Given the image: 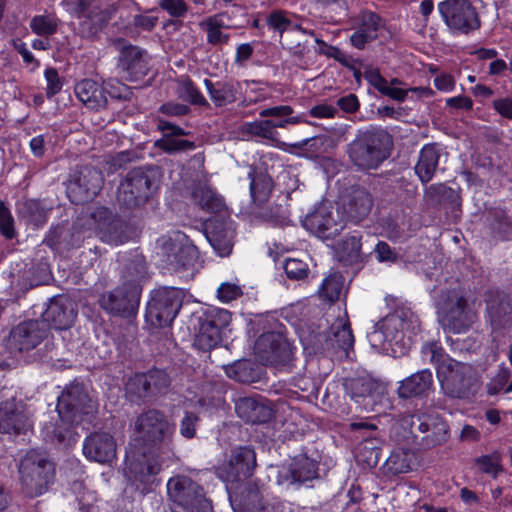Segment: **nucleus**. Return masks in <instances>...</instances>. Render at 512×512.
I'll return each instance as SVG.
<instances>
[{"label": "nucleus", "instance_id": "obj_1", "mask_svg": "<svg viewBox=\"0 0 512 512\" xmlns=\"http://www.w3.org/2000/svg\"><path fill=\"white\" fill-rule=\"evenodd\" d=\"M175 423L163 411L148 409L133 423L136 445L157 455L169 454L174 449Z\"/></svg>", "mask_w": 512, "mask_h": 512}, {"label": "nucleus", "instance_id": "obj_2", "mask_svg": "<svg viewBox=\"0 0 512 512\" xmlns=\"http://www.w3.org/2000/svg\"><path fill=\"white\" fill-rule=\"evenodd\" d=\"M392 143L387 131L372 128L359 132L347 146V153L358 169H377L390 156Z\"/></svg>", "mask_w": 512, "mask_h": 512}, {"label": "nucleus", "instance_id": "obj_3", "mask_svg": "<svg viewBox=\"0 0 512 512\" xmlns=\"http://www.w3.org/2000/svg\"><path fill=\"white\" fill-rule=\"evenodd\" d=\"M436 310L439 324L454 334L468 331L477 321L473 301L459 288L442 292L436 302Z\"/></svg>", "mask_w": 512, "mask_h": 512}, {"label": "nucleus", "instance_id": "obj_4", "mask_svg": "<svg viewBox=\"0 0 512 512\" xmlns=\"http://www.w3.org/2000/svg\"><path fill=\"white\" fill-rule=\"evenodd\" d=\"M19 474L25 493L37 497L53 482L55 467L44 453L33 449L20 460Z\"/></svg>", "mask_w": 512, "mask_h": 512}, {"label": "nucleus", "instance_id": "obj_5", "mask_svg": "<svg viewBox=\"0 0 512 512\" xmlns=\"http://www.w3.org/2000/svg\"><path fill=\"white\" fill-rule=\"evenodd\" d=\"M157 189L155 178L141 168L129 171L120 181L117 202L120 207L133 210L144 206Z\"/></svg>", "mask_w": 512, "mask_h": 512}, {"label": "nucleus", "instance_id": "obj_6", "mask_svg": "<svg viewBox=\"0 0 512 512\" xmlns=\"http://www.w3.org/2000/svg\"><path fill=\"white\" fill-rule=\"evenodd\" d=\"M384 331L389 347L400 345L404 353L409 349L412 338L420 331V321L417 315L409 308H398L378 322Z\"/></svg>", "mask_w": 512, "mask_h": 512}, {"label": "nucleus", "instance_id": "obj_7", "mask_svg": "<svg viewBox=\"0 0 512 512\" xmlns=\"http://www.w3.org/2000/svg\"><path fill=\"white\" fill-rule=\"evenodd\" d=\"M167 493L169 499L186 512H208L212 508L203 487L187 476L169 479Z\"/></svg>", "mask_w": 512, "mask_h": 512}, {"label": "nucleus", "instance_id": "obj_8", "mask_svg": "<svg viewBox=\"0 0 512 512\" xmlns=\"http://www.w3.org/2000/svg\"><path fill=\"white\" fill-rule=\"evenodd\" d=\"M163 261L173 271L188 270L198 260V249L181 231L163 236L158 240Z\"/></svg>", "mask_w": 512, "mask_h": 512}, {"label": "nucleus", "instance_id": "obj_9", "mask_svg": "<svg viewBox=\"0 0 512 512\" xmlns=\"http://www.w3.org/2000/svg\"><path fill=\"white\" fill-rule=\"evenodd\" d=\"M436 376L444 393L452 398L467 397L475 381L472 366L453 358L438 368Z\"/></svg>", "mask_w": 512, "mask_h": 512}, {"label": "nucleus", "instance_id": "obj_10", "mask_svg": "<svg viewBox=\"0 0 512 512\" xmlns=\"http://www.w3.org/2000/svg\"><path fill=\"white\" fill-rule=\"evenodd\" d=\"M231 314L228 310L210 307L198 318V330L194 345L203 351L215 348L222 341V332L229 325Z\"/></svg>", "mask_w": 512, "mask_h": 512}, {"label": "nucleus", "instance_id": "obj_11", "mask_svg": "<svg viewBox=\"0 0 512 512\" xmlns=\"http://www.w3.org/2000/svg\"><path fill=\"white\" fill-rule=\"evenodd\" d=\"M182 302L183 292L180 289H159L148 303L146 318L155 327L169 326L181 309Z\"/></svg>", "mask_w": 512, "mask_h": 512}, {"label": "nucleus", "instance_id": "obj_12", "mask_svg": "<svg viewBox=\"0 0 512 512\" xmlns=\"http://www.w3.org/2000/svg\"><path fill=\"white\" fill-rule=\"evenodd\" d=\"M438 10L448 28L456 33L468 34L480 27L476 8L468 0H445Z\"/></svg>", "mask_w": 512, "mask_h": 512}, {"label": "nucleus", "instance_id": "obj_13", "mask_svg": "<svg viewBox=\"0 0 512 512\" xmlns=\"http://www.w3.org/2000/svg\"><path fill=\"white\" fill-rule=\"evenodd\" d=\"M405 422L410 425L411 433L424 434L421 444L432 448L445 443L449 439V427L437 413H418L410 415Z\"/></svg>", "mask_w": 512, "mask_h": 512}, {"label": "nucleus", "instance_id": "obj_14", "mask_svg": "<svg viewBox=\"0 0 512 512\" xmlns=\"http://www.w3.org/2000/svg\"><path fill=\"white\" fill-rule=\"evenodd\" d=\"M56 410L64 421L79 422L83 414L93 411V405L83 385L73 383L58 397Z\"/></svg>", "mask_w": 512, "mask_h": 512}, {"label": "nucleus", "instance_id": "obj_15", "mask_svg": "<svg viewBox=\"0 0 512 512\" xmlns=\"http://www.w3.org/2000/svg\"><path fill=\"white\" fill-rule=\"evenodd\" d=\"M255 354L264 365H284L291 360L293 347L282 334L268 332L258 337Z\"/></svg>", "mask_w": 512, "mask_h": 512}, {"label": "nucleus", "instance_id": "obj_16", "mask_svg": "<svg viewBox=\"0 0 512 512\" xmlns=\"http://www.w3.org/2000/svg\"><path fill=\"white\" fill-rule=\"evenodd\" d=\"M102 173L94 167L80 168L67 186L68 195L72 202L79 204L96 197L103 186Z\"/></svg>", "mask_w": 512, "mask_h": 512}, {"label": "nucleus", "instance_id": "obj_17", "mask_svg": "<svg viewBox=\"0 0 512 512\" xmlns=\"http://www.w3.org/2000/svg\"><path fill=\"white\" fill-rule=\"evenodd\" d=\"M140 295L141 289L136 288V286L126 288L121 285L113 291L103 294L99 303L104 310L112 315L130 317L137 312Z\"/></svg>", "mask_w": 512, "mask_h": 512}, {"label": "nucleus", "instance_id": "obj_18", "mask_svg": "<svg viewBox=\"0 0 512 512\" xmlns=\"http://www.w3.org/2000/svg\"><path fill=\"white\" fill-rule=\"evenodd\" d=\"M305 226L320 238H334L345 224L338 210L331 205L322 204L305 219Z\"/></svg>", "mask_w": 512, "mask_h": 512}, {"label": "nucleus", "instance_id": "obj_19", "mask_svg": "<svg viewBox=\"0 0 512 512\" xmlns=\"http://www.w3.org/2000/svg\"><path fill=\"white\" fill-rule=\"evenodd\" d=\"M256 466V454L249 447L235 449L227 464L217 469V474L224 482H235L250 477Z\"/></svg>", "mask_w": 512, "mask_h": 512}, {"label": "nucleus", "instance_id": "obj_20", "mask_svg": "<svg viewBox=\"0 0 512 512\" xmlns=\"http://www.w3.org/2000/svg\"><path fill=\"white\" fill-rule=\"evenodd\" d=\"M77 316V305L67 296L52 298L42 314V319L47 326L64 330L72 326Z\"/></svg>", "mask_w": 512, "mask_h": 512}, {"label": "nucleus", "instance_id": "obj_21", "mask_svg": "<svg viewBox=\"0 0 512 512\" xmlns=\"http://www.w3.org/2000/svg\"><path fill=\"white\" fill-rule=\"evenodd\" d=\"M118 67L127 80L138 81L149 71V56L138 46L124 44L120 48Z\"/></svg>", "mask_w": 512, "mask_h": 512}, {"label": "nucleus", "instance_id": "obj_22", "mask_svg": "<svg viewBox=\"0 0 512 512\" xmlns=\"http://www.w3.org/2000/svg\"><path fill=\"white\" fill-rule=\"evenodd\" d=\"M49 328L41 320L24 321L11 331V342L19 351H29L47 338Z\"/></svg>", "mask_w": 512, "mask_h": 512}, {"label": "nucleus", "instance_id": "obj_23", "mask_svg": "<svg viewBox=\"0 0 512 512\" xmlns=\"http://www.w3.org/2000/svg\"><path fill=\"white\" fill-rule=\"evenodd\" d=\"M32 427L29 415L22 404L14 399L0 403V432L25 433Z\"/></svg>", "mask_w": 512, "mask_h": 512}, {"label": "nucleus", "instance_id": "obj_24", "mask_svg": "<svg viewBox=\"0 0 512 512\" xmlns=\"http://www.w3.org/2000/svg\"><path fill=\"white\" fill-rule=\"evenodd\" d=\"M204 234L220 256H228L231 253L235 230L230 220L210 219L205 224Z\"/></svg>", "mask_w": 512, "mask_h": 512}, {"label": "nucleus", "instance_id": "obj_25", "mask_svg": "<svg viewBox=\"0 0 512 512\" xmlns=\"http://www.w3.org/2000/svg\"><path fill=\"white\" fill-rule=\"evenodd\" d=\"M87 459L98 463H109L116 457V442L107 432L91 433L83 443Z\"/></svg>", "mask_w": 512, "mask_h": 512}, {"label": "nucleus", "instance_id": "obj_26", "mask_svg": "<svg viewBox=\"0 0 512 512\" xmlns=\"http://www.w3.org/2000/svg\"><path fill=\"white\" fill-rule=\"evenodd\" d=\"M203 83L211 102L216 108L233 104L238 101L242 95V83L232 78H226L216 82L206 78Z\"/></svg>", "mask_w": 512, "mask_h": 512}, {"label": "nucleus", "instance_id": "obj_27", "mask_svg": "<svg viewBox=\"0 0 512 512\" xmlns=\"http://www.w3.org/2000/svg\"><path fill=\"white\" fill-rule=\"evenodd\" d=\"M372 207V195L363 187H352L343 202L342 213L347 220L357 224L369 215Z\"/></svg>", "mask_w": 512, "mask_h": 512}, {"label": "nucleus", "instance_id": "obj_28", "mask_svg": "<svg viewBox=\"0 0 512 512\" xmlns=\"http://www.w3.org/2000/svg\"><path fill=\"white\" fill-rule=\"evenodd\" d=\"M317 477V464L314 460L299 456L292 460L288 467L279 471V484L304 483Z\"/></svg>", "mask_w": 512, "mask_h": 512}, {"label": "nucleus", "instance_id": "obj_29", "mask_svg": "<svg viewBox=\"0 0 512 512\" xmlns=\"http://www.w3.org/2000/svg\"><path fill=\"white\" fill-rule=\"evenodd\" d=\"M170 384L168 375L162 370H151L147 374H138L128 382V389H135L139 397L160 393Z\"/></svg>", "mask_w": 512, "mask_h": 512}, {"label": "nucleus", "instance_id": "obj_30", "mask_svg": "<svg viewBox=\"0 0 512 512\" xmlns=\"http://www.w3.org/2000/svg\"><path fill=\"white\" fill-rule=\"evenodd\" d=\"M93 216L100 218L98 230L104 242L119 245L128 240L127 225L121 219L112 217L107 211H98Z\"/></svg>", "mask_w": 512, "mask_h": 512}, {"label": "nucleus", "instance_id": "obj_31", "mask_svg": "<svg viewBox=\"0 0 512 512\" xmlns=\"http://www.w3.org/2000/svg\"><path fill=\"white\" fill-rule=\"evenodd\" d=\"M229 498L235 512L265 511L260 488L255 483H247L239 493L230 495Z\"/></svg>", "mask_w": 512, "mask_h": 512}, {"label": "nucleus", "instance_id": "obj_32", "mask_svg": "<svg viewBox=\"0 0 512 512\" xmlns=\"http://www.w3.org/2000/svg\"><path fill=\"white\" fill-rule=\"evenodd\" d=\"M433 385V376L429 369L418 371L399 382L397 394L402 399L425 395Z\"/></svg>", "mask_w": 512, "mask_h": 512}, {"label": "nucleus", "instance_id": "obj_33", "mask_svg": "<svg viewBox=\"0 0 512 512\" xmlns=\"http://www.w3.org/2000/svg\"><path fill=\"white\" fill-rule=\"evenodd\" d=\"M363 76L371 86H373L385 96H388L399 102L404 101L407 97L408 90L397 87V85L402 83L399 79L393 78L390 82H388L380 74V71L377 68H373L371 66L366 67L364 69Z\"/></svg>", "mask_w": 512, "mask_h": 512}, {"label": "nucleus", "instance_id": "obj_34", "mask_svg": "<svg viewBox=\"0 0 512 512\" xmlns=\"http://www.w3.org/2000/svg\"><path fill=\"white\" fill-rule=\"evenodd\" d=\"M77 98L89 109L100 110L107 104L106 92L92 79H84L76 84Z\"/></svg>", "mask_w": 512, "mask_h": 512}, {"label": "nucleus", "instance_id": "obj_35", "mask_svg": "<svg viewBox=\"0 0 512 512\" xmlns=\"http://www.w3.org/2000/svg\"><path fill=\"white\" fill-rule=\"evenodd\" d=\"M240 418L250 423H265L272 418V410L261 401L252 398H240L235 405Z\"/></svg>", "mask_w": 512, "mask_h": 512}, {"label": "nucleus", "instance_id": "obj_36", "mask_svg": "<svg viewBox=\"0 0 512 512\" xmlns=\"http://www.w3.org/2000/svg\"><path fill=\"white\" fill-rule=\"evenodd\" d=\"M346 394L356 402L373 395L379 388V383L368 374H357L343 380Z\"/></svg>", "mask_w": 512, "mask_h": 512}, {"label": "nucleus", "instance_id": "obj_37", "mask_svg": "<svg viewBox=\"0 0 512 512\" xmlns=\"http://www.w3.org/2000/svg\"><path fill=\"white\" fill-rule=\"evenodd\" d=\"M191 195L193 201L206 212L220 213L226 209L223 197L205 183L195 184Z\"/></svg>", "mask_w": 512, "mask_h": 512}, {"label": "nucleus", "instance_id": "obj_38", "mask_svg": "<svg viewBox=\"0 0 512 512\" xmlns=\"http://www.w3.org/2000/svg\"><path fill=\"white\" fill-rule=\"evenodd\" d=\"M487 313L494 326H502L512 314L508 296L499 291H490L486 299Z\"/></svg>", "mask_w": 512, "mask_h": 512}, {"label": "nucleus", "instance_id": "obj_39", "mask_svg": "<svg viewBox=\"0 0 512 512\" xmlns=\"http://www.w3.org/2000/svg\"><path fill=\"white\" fill-rule=\"evenodd\" d=\"M110 18V12L96 4L79 18V33L82 37H94L108 23Z\"/></svg>", "mask_w": 512, "mask_h": 512}, {"label": "nucleus", "instance_id": "obj_40", "mask_svg": "<svg viewBox=\"0 0 512 512\" xmlns=\"http://www.w3.org/2000/svg\"><path fill=\"white\" fill-rule=\"evenodd\" d=\"M440 158V148L437 144L425 145L419 155L415 172L422 183H428L434 176Z\"/></svg>", "mask_w": 512, "mask_h": 512}, {"label": "nucleus", "instance_id": "obj_41", "mask_svg": "<svg viewBox=\"0 0 512 512\" xmlns=\"http://www.w3.org/2000/svg\"><path fill=\"white\" fill-rule=\"evenodd\" d=\"M146 273L147 266L144 257L136 255L125 264L121 275V285L126 288H133L136 286V288L142 290L141 282L145 278Z\"/></svg>", "mask_w": 512, "mask_h": 512}, {"label": "nucleus", "instance_id": "obj_42", "mask_svg": "<svg viewBox=\"0 0 512 512\" xmlns=\"http://www.w3.org/2000/svg\"><path fill=\"white\" fill-rule=\"evenodd\" d=\"M199 27L207 34V42L212 45H223L229 41V34L223 32L228 26L220 14L210 16L199 23Z\"/></svg>", "mask_w": 512, "mask_h": 512}, {"label": "nucleus", "instance_id": "obj_43", "mask_svg": "<svg viewBox=\"0 0 512 512\" xmlns=\"http://www.w3.org/2000/svg\"><path fill=\"white\" fill-rule=\"evenodd\" d=\"M293 109L289 105H280L275 107L266 108L260 111L259 115L262 118H273L270 119L273 125V129L286 128L290 124H298L302 122L300 116H291Z\"/></svg>", "mask_w": 512, "mask_h": 512}, {"label": "nucleus", "instance_id": "obj_44", "mask_svg": "<svg viewBox=\"0 0 512 512\" xmlns=\"http://www.w3.org/2000/svg\"><path fill=\"white\" fill-rule=\"evenodd\" d=\"M242 132L271 143H279V133L273 129L272 122L268 118L245 123L242 127Z\"/></svg>", "mask_w": 512, "mask_h": 512}, {"label": "nucleus", "instance_id": "obj_45", "mask_svg": "<svg viewBox=\"0 0 512 512\" xmlns=\"http://www.w3.org/2000/svg\"><path fill=\"white\" fill-rule=\"evenodd\" d=\"M337 257L340 262L352 265L362 261L361 241L357 236L346 237L338 245Z\"/></svg>", "mask_w": 512, "mask_h": 512}, {"label": "nucleus", "instance_id": "obj_46", "mask_svg": "<svg viewBox=\"0 0 512 512\" xmlns=\"http://www.w3.org/2000/svg\"><path fill=\"white\" fill-rule=\"evenodd\" d=\"M19 213L28 223L38 228L47 221L48 210L40 201L29 199L23 202Z\"/></svg>", "mask_w": 512, "mask_h": 512}, {"label": "nucleus", "instance_id": "obj_47", "mask_svg": "<svg viewBox=\"0 0 512 512\" xmlns=\"http://www.w3.org/2000/svg\"><path fill=\"white\" fill-rule=\"evenodd\" d=\"M177 94L179 98L192 105L205 108L210 106L208 100L203 96L188 76L183 77L178 81Z\"/></svg>", "mask_w": 512, "mask_h": 512}, {"label": "nucleus", "instance_id": "obj_48", "mask_svg": "<svg viewBox=\"0 0 512 512\" xmlns=\"http://www.w3.org/2000/svg\"><path fill=\"white\" fill-rule=\"evenodd\" d=\"M272 179L266 174L260 173L251 177L250 192L253 201L258 205L266 202L272 191Z\"/></svg>", "mask_w": 512, "mask_h": 512}, {"label": "nucleus", "instance_id": "obj_49", "mask_svg": "<svg viewBox=\"0 0 512 512\" xmlns=\"http://www.w3.org/2000/svg\"><path fill=\"white\" fill-rule=\"evenodd\" d=\"M412 459V453L403 449H397L386 460V467L394 475L407 473L411 470Z\"/></svg>", "mask_w": 512, "mask_h": 512}, {"label": "nucleus", "instance_id": "obj_50", "mask_svg": "<svg viewBox=\"0 0 512 512\" xmlns=\"http://www.w3.org/2000/svg\"><path fill=\"white\" fill-rule=\"evenodd\" d=\"M59 19L53 14L36 15L30 21L31 30L43 37H48L56 33Z\"/></svg>", "mask_w": 512, "mask_h": 512}, {"label": "nucleus", "instance_id": "obj_51", "mask_svg": "<svg viewBox=\"0 0 512 512\" xmlns=\"http://www.w3.org/2000/svg\"><path fill=\"white\" fill-rule=\"evenodd\" d=\"M425 195L429 200L436 203L457 204L459 201L458 193L451 187L443 183L432 184L425 189Z\"/></svg>", "mask_w": 512, "mask_h": 512}, {"label": "nucleus", "instance_id": "obj_52", "mask_svg": "<svg viewBox=\"0 0 512 512\" xmlns=\"http://www.w3.org/2000/svg\"><path fill=\"white\" fill-rule=\"evenodd\" d=\"M384 26V23L379 15L370 11H363L359 16V26L357 30L371 35L373 39L378 36V31Z\"/></svg>", "mask_w": 512, "mask_h": 512}, {"label": "nucleus", "instance_id": "obj_53", "mask_svg": "<svg viewBox=\"0 0 512 512\" xmlns=\"http://www.w3.org/2000/svg\"><path fill=\"white\" fill-rule=\"evenodd\" d=\"M343 281L341 276L338 275H330L325 278L320 289L319 295L320 297L328 300L329 302H335L339 299V296L342 292Z\"/></svg>", "mask_w": 512, "mask_h": 512}, {"label": "nucleus", "instance_id": "obj_54", "mask_svg": "<svg viewBox=\"0 0 512 512\" xmlns=\"http://www.w3.org/2000/svg\"><path fill=\"white\" fill-rule=\"evenodd\" d=\"M421 354L424 357H428L429 362L435 365L436 374L438 373V368L446 363L447 359H452L436 341L425 343L421 348Z\"/></svg>", "mask_w": 512, "mask_h": 512}, {"label": "nucleus", "instance_id": "obj_55", "mask_svg": "<svg viewBox=\"0 0 512 512\" xmlns=\"http://www.w3.org/2000/svg\"><path fill=\"white\" fill-rule=\"evenodd\" d=\"M501 456L499 453L483 455L478 457L475 462L482 473L489 474L496 478L502 472Z\"/></svg>", "mask_w": 512, "mask_h": 512}, {"label": "nucleus", "instance_id": "obj_56", "mask_svg": "<svg viewBox=\"0 0 512 512\" xmlns=\"http://www.w3.org/2000/svg\"><path fill=\"white\" fill-rule=\"evenodd\" d=\"M60 419V424H53V423H46L45 426H44V431H45V434H46V437L52 442V443H62L69 430H70V427L75 423V422H67V421H64L63 419L59 418Z\"/></svg>", "mask_w": 512, "mask_h": 512}, {"label": "nucleus", "instance_id": "obj_57", "mask_svg": "<svg viewBox=\"0 0 512 512\" xmlns=\"http://www.w3.org/2000/svg\"><path fill=\"white\" fill-rule=\"evenodd\" d=\"M156 145L163 151L167 153H174L186 150L195 149V143L188 140L183 139H175V138H164L158 140Z\"/></svg>", "mask_w": 512, "mask_h": 512}, {"label": "nucleus", "instance_id": "obj_58", "mask_svg": "<svg viewBox=\"0 0 512 512\" xmlns=\"http://www.w3.org/2000/svg\"><path fill=\"white\" fill-rule=\"evenodd\" d=\"M284 270L288 278L300 280L307 276L308 265L300 259L289 258L284 263Z\"/></svg>", "mask_w": 512, "mask_h": 512}, {"label": "nucleus", "instance_id": "obj_59", "mask_svg": "<svg viewBox=\"0 0 512 512\" xmlns=\"http://www.w3.org/2000/svg\"><path fill=\"white\" fill-rule=\"evenodd\" d=\"M96 4L97 0H61L65 10L78 19Z\"/></svg>", "mask_w": 512, "mask_h": 512}, {"label": "nucleus", "instance_id": "obj_60", "mask_svg": "<svg viewBox=\"0 0 512 512\" xmlns=\"http://www.w3.org/2000/svg\"><path fill=\"white\" fill-rule=\"evenodd\" d=\"M328 141L329 138L327 136L319 135L291 144V147L297 149H306L311 153H322L325 151V145Z\"/></svg>", "mask_w": 512, "mask_h": 512}, {"label": "nucleus", "instance_id": "obj_61", "mask_svg": "<svg viewBox=\"0 0 512 512\" xmlns=\"http://www.w3.org/2000/svg\"><path fill=\"white\" fill-rule=\"evenodd\" d=\"M338 347L347 351L354 345V335L349 323L340 324L333 333Z\"/></svg>", "mask_w": 512, "mask_h": 512}, {"label": "nucleus", "instance_id": "obj_62", "mask_svg": "<svg viewBox=\"0 0 512 512\" xmlns=\"http://www.w3.org/2000/svg\"><path fill=\"white\" fill-rule=\"evenodd\" d=\"M241 295L242 289L236 283L224 282L217 289V298L224 303L236 300Z\"/></svg>", "mask_w": 512, "mask_h": 512}, {"label": "nucleus", "instance_id": "obj_63", "mask_svg": "<svg viewBox=\"0 0 512 512\" xmlns=\"http://www.w3.org/2000/svg\"><path fill=\"white\" fill-rule=\"evenodd\" d=\"M158 5L171 17L175 18L183 17L188 10V6L184 0H158Z\"/></svg>", "mask_w": 512, "mask_h": 512}, {"label": "nucleus", "instance_id": "obj_64", "mask_svg": "<svg viewBox=\"0 0 512 512\" xmlns=\"http://www.w3.org/2000/svg\"><path fill=\"white\" fill-rule=\"evenodd\" d=\"M199 420L200 419L197 414L186 411L180 422V434L187 439H192L196 435V428Z\"/></svg>", "mask_w": 512, "mask_h": 512}]
</instances>
